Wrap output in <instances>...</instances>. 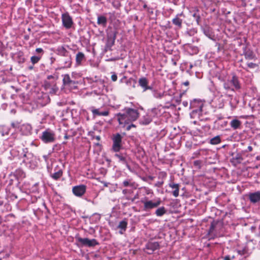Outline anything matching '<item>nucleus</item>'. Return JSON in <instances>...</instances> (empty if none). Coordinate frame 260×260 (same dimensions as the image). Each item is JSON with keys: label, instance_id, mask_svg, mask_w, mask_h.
Here are the masks:
<instances>
[{"label": "nucleus", "instance_id": "obj_57", "mask_svg": "<svg viewBox=\"0 0 260 260\" xmlns=\"http://www.w3.org/2000/svg\"><path fill=\"white\" fill-rule=\"evenodd\" d=\"M123 165H124L126 166V167L127 168V169L129 171H132L131 167H130V166L128 164V161H126V164H124Z\"/></svg>", "mask_w": 260, "mask_h": 260}, {"label": "nucleus", "instance_id": "obj_36", "mask_svg": "<svg viewBox=\"0 0 260 260\" xmlns=\"http://www.w3.org/2000/svg\"><path fill=\"white\" fill-rule=\"evenodd\" d=\"M221 142V138L219 136H216L210 140L209 143L212 145H217Z\"/></svg>", "mask_w": 260, "mask_h": 260}, {"label": "nucleus", "instance_id": "obj_25", "mask_svg": "<svg viewBox=\"0 0 260 260\" xmlns=\"http://www.w3.org/2000/svg\"><path fill=\"white\" fill-rule=\"evenodd\" d=\"M169 186L171 187L172 189H174L173 191L172 192L173 195L175 197H178L179 193V184L175 183L174 182H171L170 183H169Z\"/></svg>", "mask_w": 260, "mask_h": 260}, {"label": "nucleus", "instance_id": "obj_58", "mask_svg": "<svg viewBox=\"0 0 260 260\" xmlns=\"http://www.w3.org/2000/svg\"><path fill=\"white\" fill-rule=\"evenodd\" d=\"M92 139H95L98 141H100L101 140V137L100 136H94L92 135Z\"/></svg>", "mask_w": 260, "mask_h": 260}, {"label": "nucleus", "instance_id": "obj_17", "mask_svg": "<svg viewBox=\"0 0 260 260\" xmlns=\"http://www.w3.org/2000/svg\"><path fill=\"white\" fill-rule=\"evenodd\" d=\"M86 190V186L82 184L74 186L72 189V191L75 196L81 197L85 193Z\"/></svg>", "mask_w": 260, "mask_h": 260}, {"label": "nucleus", "instance_id": "obj_63", "mask_svg": "<svg viewBox=\"0 0 260 260\" xmlns=\"http://www.w3.org/2000/svg\"><path fill=\"white\" fill-rule=\"evenodd\" d=\"M189 84V82L188 81H186L182 83V85H184L185 86H188Z\"/></svg>", "mask_w": 260, "mask_h": 260}, {"label": "nucleus", "instance_id": "obj_15", "mask_svg": "<svg viewBox=\"0 0 260 260\" xmlns=\"http://www.w3.org/2000/svg\"><path fill=\"white\" fill-rule=\"evenodd\" d=\"M159 244L158 242H149L145 246V251L148 254H151L158 249Z\"/></svg>", "mask_w": 260, "mask_h": 260}, {"label": "nucleus", "instance_id": "obj_64", "mask_svg": "<svg viewBox=\"0 0 260 260\" xmlns=\"http://www.w3.org/2000/svg\"><path fill=\"white\" fill-rule=\"evenodd\" d=\"M224 260H231V257L229 255H226L224 257Z\"/></svg>", "mask_w": 260, "mask_h": 260}, {"label": "nucleus", "instance_id": "obj_56", "mask_svg": "<svg viewBox=\"0 0 260 260\" xmlns=\"http://www.w3.org/2000/svg\"><path fill=\"white\" fill-rule=\"evenodd\" d=\"M139 193L138 192L137 193L134 197V198L132 199V202H134L136 199H139Z\"/></svg>", "mask_w": 260, "mask_h": 260}, {"label": "nucleus", "instance_id": "obj_38", "mask_svg": "<svg viewBox=\"0 0 260 260\" xmlns=\"http://www.w3.org/2000/svg\"><path fill=\"white\" fill-rule=\"evenodd\" d=\"M153 95L156 99H161L164 96V92H158L157 90H153L152 91Z\"/></svg>", "mask_w": 260, "mask_h": 260}, {"label": "nucleus", "instance_id": "obj_26", "mask_svg": "<svg viewBox=\"0 0 260 260\" xmlns=\"http://www.w3.org/2000/svg\"><path fill=\"white\" fill-rule=\"evenodd\" d=\"M90 111L92 112L94 116H106L109 115L108 111H104L100 112L99 109H95L93 107L90 108Z\"/></svg>", "mask_w": 260, "mask_h": 260}, {"label": "nucleus", "instance_id": "obj_9", "mask_svg": "<svg viewBox=\"0 0 260 260\" xmlns=\"http://www.w3.org/2000/svg\"><path fill=\"white\" fill-rule=\"evenodd\" d=\"M116 31L110 30L107 32V39L105 47V51L107 52L111 50L112 47L114 45L116 37Z\"/></svg>", "mask_w": 260, "mask_h": 260}, {"label": "nucleus", "instance_id": "obj_53", "mask_svg": "<svg viewBox=\"0 0 260 260\" xmlns=\"http://www.w3.org/2000/svg\"><path fill=\"white\" fill-rule=\"evenodd\" d=\"M111 79L113 81L115 82L117 79V75L115 73H113L111 76Z\"/></svg>", "mask_w": 260, "mask_h": 260}, {"label": "nucleus", "instance_id": "obj_52", "mask_svg": "<svg viewBox=\"0 0 260 260\" xmlns=\"http://www.w3.org/2000/svg\"><path fill=\"white\" fill-rule=\"evenodd\" d=\"M193 165L199 168H200V165H201V161L200 160H195L194 162H193Z\"/></svg>", "mask_w": 260, "mask_h": 260}, {"label": "nucleus", "instance_id": "obj_59", "mask_svg": "<svg viewBox=\"0 0 260 260\" xmlns=\"http://www.w3.org/2000/svg\"><path fill=\"white\" fill-rule=\"evenodd\" d=\"M147 11L149 13L151 14H153V9L151 8H150V7L148 8V9H147Z\"/></svg>", "mask_w": 260, "mask_h": 260}, {"label": "nucleus", "instance_id": "obj_12", "mask_svg": "<svg viewBox=\"0 0 260 260\" xmlns=\"http://www.w3.org/2000/svg\"><path fill=\"white\" fill-rule=\"evenodd\" d=\"M62 25L66 28L69 29L73 25V21L71 16L68 12L61 14Z\"/></svg>", "mask_w": 260, "mask_h": 260}, {"label": "nucleus", "instance_id": "obj_48", "mask_svg": "<svg viewBox=\"0 0 260 260\" xmlns=\"http://www.w3.org/2000/svg\"><path fill=\"white\" fill-rule=\"evenodd\" d=\"M197 31L194 29H190L186 31V34H187L189 36H193Z\"/></svg>", "mask_w": 260, "mask_h": 260}, {"label": "nucleus", "instance_id": "obj_47", "mask_svg": "<svg viewBox=\"0 0 260 260\" xmlns=\"http://www.w3.org/2000/svg\"><path fill=\"white\" fill-rule=\"evenodd\" d=\"M247 66L251 69H255V68L258 67V65L255 63L253 62H248L247 63Z\"/></svg>", "mask_w": 260, "mask_h": 260}, {"label": "nucleus", "instance_id": "obj_4", "mask_svg": "<svg viewBox=\"0 0 260 260\" xmlns=\"http://www.w3.org/2000/svg\"><path fill=\"white\" fill-rule=\"evenodd\" d=\"M76 244L79 247L86 246L88 247H94L98 245L99 243L95 239H89L88 238H82L79 236L75 237Z\"/></svg>", "mask_w": 260, "mask_h": 260}, {"label": "nucleus", "instance_id": "obj_5", "mask_svg": "<svg viewBox=\"0 0 260 260\" xmlns=\"http://www.w3.org/2000/svg\"><path fill=\"white\" fill-rule=\"evenodd\" d=\"M26 155L22 160V162L27 168L31 170L35 169L38 166V159L30 152H28Z\"/></svg>", "mask_w": 260, "mask_h": 260}, {"label": "nucleus", "instance_id": "obj_39", "mask_svg": "<svg viewBox=\"0 0 260 260\" xmlns=\"http://www.w3.org/2000/svg\"><path fill=\"white\" fill-rule=\"evenodd\" d=\"M63 82L65 85H70L73 82V81L71 80L70 76L67 74L64 76L63 78Z\"/></svg>", "mask_w": 260, "mask_h": 260}, {"label": "nucleus", "instance_id": "obj_62", "mask_svg": "<svg viewBox=\"0 0 260 260\" xmlns=\"http://www.w3.org/2000/svg\"><path fill=\"white\" fill-rule=\"evenodd\" d=\"M182 105L184 107H187L188 105V103L187 101H183Z\"/></svg>", "mask_w": 260, "mask_h": 260}, {"label": "nucleus", "instance_id": "obj_40", "mask_svg": "<svg viewBox=\"0 0 260 260\" xmlns=\"http://www.w3.org/2000/svg\"><path fill=\"white\" fill-rule=\"evenodd\" d=\"M218 102L216 107L218 108H223L224 106L225 100L222 98V96L218 99Z\"/></svg>", "mask_w": 260, "mask_h": 260}, {"label": "nucleus", "instance_id": "obj_44", "mask_svg": "<svg viewBox=\"0 0 260 260\" xmlns=\"http://www.w3.org/2000/svg\"><path fill=\"white\" fill-rule=\"evenodd\" d=\"M122 185L124 187L132 186L133 184L130 180H125L122 182Z\"/></svg>", "mask_w": 260, "mask_h": 260}, {"label": "nucleus", "instance_id": "obj_37", "mask_svg": "<svg viewBox=\"0 0 260 260\" xmlns=\"http://www.w3.org/2000/svg\"><path fill=\"white\" fill-rule=\"evenodd\" d=\"M9 128L8 126L5 125H1L0 126V134L2 136H5V135H8L9 133Z\"/></svg>", "mask_w": 260, "mask_h": 260}, {"label": "nucleus", "instance_id": "obj_19", "mask_svg": "<svg viewBox=\"0 0 260 260\" xmlns=\"http://www.w3.org/2000/svg\"><path fill=\"white\" fill-rule=\"evenodd\" d=\"M148 83V80L145 77H141L138 80V84L142 88L143 92H145L148 89H152V87L149 86Z\"/></svg>", "mask_w": 260, "mask_h": 260}, {"label": "nucleus", "instance_id": "obj_14", "mask_svg": "<svg viewBox=\"0 0 260 260\" xmlns=\"http://www.w3.org/2000/svg\"><path fill=\"white\" fill-rule=\"evenodd\" d=\"M59 65L61 69L70 68L72 64V58L71 55L60 58L58 60Z\"/></svg>", "mask_w": 260, "mask_h": 260}, {"label": "nucleus", "instance_id": "obj_16", "mask_svg": "<svg viewBox=\"0 0 260 260\" xmlns=\"http://www.w3.org/2000/svg\"><path fill=\"white\" fill-rule=\"evenodd\" d=\"M67 47L68 46H67ZM54 52L57 55L60 56V58L71 55L70 52L67 49L66 46H58L56 50L54 51Z\"/></svg>", "mask_w": 260, "mask_h": 260}, {"label": "nucleus", "instance_id": "obj_20", "mask_svg": "<svg viewBox=\"0 0 260 260\" xmlns=\"http://www.w3.org/2000/svg\"><path fill=\"white\" fill-rule=\"evenodd\" d=\"M248 196V199L252 204H255L260 202V190L254 192H250Z\"/></svg>", "mask_w": 260, "mask_h": 260}, {"label": "nucleus", "instance_id": "obj_24", "mask_svg": "<svg viewBox=\"0 0 260 260\" xmlns=\"http://www.w3.org/2000/svg\"><path fill=\"white\" fill-rule=\"evenodd\" d=\"M86 60L84 54L82 52H78L76 55V66H80L82 64L83 61Z\"/></svg>", "mask_w": 260, "mask_h": 260}, {"label": "nucleus", "instance_id": "obj_32", "mask_svg": "<svg viewBox=\"0 0 260 260\" xmlns=\"http://www.w3.org/2000/svg\"><path fill=\"white\" fill-rule=\"evenodd\" d=\"M107 20L106 17L104 16H100L98 17L97 23L99 25H102L105 26L107 24Z\"/></svg>", "mask_w": 260, "mask_h": 260}, {"label": "nucleus", "instance_id": "obj_29", "mask_svg": "<svg viewBox=\"0 0 260 260\" xmlns=\"http://www.w3.org/2000/svg\"><path fill=\"white\" fill-rule=\"evenodd\" d=\"M203 31L207 37H208L210 39H213L214 35L213 34L212 29L210 27L208 26H205L203 28Z\"/></svg>", "mask_w": 260, "mask_h": 260}, {"label": "nucleus", "instance_id": "obj_46", "mask_svg": "<svg viewBox=\"0 0 260 260\" xmlns=\"http://www.w3.org/2000/svg\"><path fill=\"white\" fill-rule=\"evenodd\" d=\"M136 81V80L131 78H129L128 79H127L126 80V81L125 82V83L127 85V86H131V85L134 82V81Z\"/></svg>", "mask_w": 260, "mask_h": 260}, {"label": "nucleus", "instance_id": "obj_2", "mask_svg": "<svg viewBox=\"0 0 260 260\" xmlns=\"http://www.w3.org/2000/svg\"><path fill=\"white\" fill-rule=\"evenodd\" d=\"M223 88L226 91H234L235 89H239L241 86L238 77L236 75H233L231 79L224 81Z\"/></svg>", "mask_w": 260, "mask_h": 260}, {"label": "nucleus", "instance_id": "obj_3", "mask_svg": "<svg viewBox=\"0 0 260 260\" xmlns=\"http://www.w3.org/2000/svg\"><path fill=\"white\" fill-rule=\"evenodd\" d=\"M43 99H38L36 101H34L26 106V108L29 112L45 106L49 101V96L46 94L42 96Z\"/></svg>", "mask_w": 260, "mask_h": 260}, {"label": "nucleus", "instance_id": "obj_6", "mask_svg": "<svg viewBox=\"0 0 260 260\" xmlns=\"http://www.w3.org/2000/svg\"><path fill=\"white\" fill-rule=\"evenodd\" d=\"M203 103L201 100L194 99L190 101L189 104V109L192 110L191 115H200L202 112Z\"/></svg>", "mask_w": 260, "mask_h": 260}, {"label": "nucleus", "instance_id": "obj_41", "mask_svg": "<svg viewBox=\"0 0 260 260\" xmlns=\"http://www.w3.org/2000/svg\"><path fill=\"white\" fill-rule=\"evenodd\" d=\"M41 58V56H32L30 58V60L33 64L37 63L39 61Z\"/></svg>", "mask_w": 260, "mask_h": 260}, {"label": "nucleus", "instance_id": "obj_61", "mask_svg": "<svg viewBox=\"0 0 260 260\" xmlns=\"http://www.w3.org/2000/svg\"><path fill=\"white\" fill-rule=\"evenodd\" d=\"M43 158L44 159L45 162L47 163L48 159V155H44L43 156Z\"/></svg>", "mask_w": 260, "mask_h": 260}, {"label": "nucleus", "instance_id": "obj_7", "mask_svg": "<svg viewBox=\"0 0 260 260\" xmlns=\"http://www.w3.org/2000/svg\"><path fill=\"white\" fill-rule=\"evenodd\" d=\"M28 153L27 149L24 147H15L10 151V154L13 158H17L19 159H23L24 157Z\"/></svg>", "mask_w": 260, "mask_h": 260}, {"label": "nucleus", "instance_id": "obj_21", "mask_svg": "<svg viewBox=\"0 0 260 260\" xmlns=\"http://www.w3.org/2000/svg\"><path fill=\"white\" fill-rule=\"evenodd\" d=\"M62 169L57 166L54 169V172L50 174V177L54 180H58L62 176Z\"/></svg>", "mask_w": 260, "mask_h": 260}, {"label": "nucleus", "instance_id": "obj_49", "mask_svg": "<svg viewBox=\"0 0 260 260\" xmlns=\"http://www.w3.org/2000/svg\"><path fill=\"white\" fill-rule=\"evenodd\" d=\"M31 191L32 192H37L38 191V183H36L35 184H34V185L32 187Z\"/></svg>", "mask_w": 260, "mask_h": 260}, {"label": "nucleus", "instance_id": "obj_1", "mask_svg": "<svg viewBox=\"0 0 260 260\" xmlns=\"http://www.w3.org/2000/svg\"><path fill=\"white\" fill-rule=\"evenodd\" d=\"M138 110L131 108H125L121 112L117 113L116 117L119 125L125 126L136 121L139 117Z\"/></svg>", "mask_w": 260, "mask_h": 260}, {"label": "nucleus", "instance_id": "obj_43", "mask_svg": "<svg viewBox=\"0 0 260 260\" xmlns=\"http://www.w3.org/2000/svg\"><path fill=\"white\" fill-rule=\"evenodd\" d=\"M218 125H220L221 127H224L227 125L228 121H222L219 120L216 122Z\"/></svg>", "mask_w": 260, "mask_h": 260}, {"label": "nucleus", "instance_id": "obj_33", "mask_svg": "<svg viewBox=\"0 0 260 260\" xmlns=\"http://www.w3.org/2000/svg\"><path fill=\"white\" fill-rule=\"evenodd\" d=\"M15 175L18 179H22L25 177L24 172L21 169H17L15 172Z\"/></svg>", "mask_w": 260, "mask_h": 260}, {"label": "nucleus", "instance_id": "obj_50", "mask_svg": "<svg viewBox=\"0 0 260 260\" xmlns=\"http://www.w3.org/2000/svg\"><path fill=\"white\" fill-rule=\"evenodd\" d=\"M36 52L37 54H41V56L44 53V50L41 48H38L36 49Z\"/></svg>", "mask_w": 260, "mask_h": 260}, {"label": "nucleus", "instance_id": "obj_35", "mask_svg": "<svg viewBox=\"0 0 260 260\" xmlns=\"http://www.w3.org/2000/svg\"><path fill=\"white\" fill-rule=\"evenodd\" d=\"M167 210L164 207H161L158 208L155 211V214L157 216L160 217L166 214Z\"/></svg>", "mask_w": 260, "mask_h": 260}, {"label": "nucleus", "instance_id": "obj_8", "mask_svg": "<svg viewBox=\"0 0 260 260\" xmlns=\"http://www.w3.org/2000/svg\"><path fill=\"white\" fill-rule=\"evenodd\" d=\"M122 136L119 133L113 135L112 140L113 142L112 150L115 152H118L122 147Z\"/></svg>", "mask_w": 260, "mask_h": 260}, {"label": "nucleus", "instance_id": "obj_42", "mask_svg": "<svg viewBox=\"0 0 260 260\" xmlns=\"http://www.w3.org/2000/svg\"><path fill=\"white\" fill-rule=\"evenodd\" d=\"M141 190H143L146 194L149 195L150 194H153V192L152 189H150L148 187H143L141 188Z\"/></svg>", "mask_w": 260, "mask_h": 260}, {"label": "nucleus", "instance_id": "obj_23", "mask_svg": "<svg viewBox=\"0 0 260 260\" xmlns=\"http://www.w3.org/2000/svg\"><path fill=\"white\" fill-rule=\"evenodd\" d=\"M225 96L228 98V100L229 101V104L231 109H235L239 103V101L237 98L236 97H233V96L231 94H225Z\"/></svg>", "mask_w": 260, "mask_h": 260}, {"label": "nucleus", "instance_id": "obj_22", "mask_svg": "<svg viewBox=\"0 0 260 260\" xmlns=\"http://www.w3.org/2000/svg\"><path fill=\"white\" fill-rule=\"evenodd\" d=\"M153 117L149 111H148V113L144 115L140 119L139 122L142 125H148L152 121Z\"/></svg>", "mask_w": 260, "mask_h": 260}, {"label": "nucleus", "instance_id": "obj_30", "mask_svg": "<svg viewBox=\"0 0 260 260\" xmlns=\"http://www.w3.org/2000/svg\"><path fill=\"white\" fill-rule=\"evenodd\" d=\"M182 13L177 14L172 20L173 24L177 26L179 28L182 27V20L179 18V16L182 15Z\"/></svg>", "mask_w": 260, "mask_h": 260}, {"label": "nucleus", "instance_id": "obj_13", "mask_svg": "<svg viewBox=\"0 0 260 260\" xmlns=\"http://www.w3.org/2000/svg\"><path fill=\"white\" fill-rule=\"evenodd\" d=\"M147 198H145L144 200H141V202L144 204V209L145 210H148L158 207L161 203V201L159 199L156 202H153L151 200L147 201Z\"/></svg>", "mask_w": 260, "mask_h": 260}, {"label": "nucleus", "instance_id": "obj_55", "mask_svg": "<svg viewBox=\"0 0 260 260\" xmlns=\"http://www.w3.org/2000/svg\"><path fill=\"white\" fill-rule=\"evenodd\" d=\"M164 183V181H157L155 184V186L158 187H160Z\"/></svg>", "mask_w": 260, "mask_h": 260}, {"label": "nucleus", "instance_id": "obj_45", "mask_svg": "<svg viewBox=\"0 0 260 260\" xmlns=\"http://www.w3.org/2000/svg\"><path fill=\"white\" fill-rule=\"evenodd\" d=\"M247 251V248L245 247V248H243L242 249L238 250L237 252L239 254H240L241 255H243L246 253Z\"/></svg>", "mask_w": 260, "mask_h": 260}, {"label": "nucleus", "instance_id": "obj_11", "mask_svg": "<svg viewBox=\"0 0 260 260\" xmlns=\"http://www.w3.org/2000/svg\"><path fill=\"white\" fill-rule=\"evenodd\" d=\"M167 108H168V107L163 106L161 105H159L156 107L149 110L148 111L153 117H158L161 116L165 112V110Z\"/></svg>", "mask_w": 260, "mask_h": 260}, {"label": "nucleus", "instance_id": "obj_27", "mask_svg": "<svg viewBox=\"0 0 260 260\" xmlns=\"http://www.w3.org/2000/svg\"><path fill=\"white\" fill-rule=\"evenodd\" d=\"M243 160L242 156L241 154L237 153L233 155L231 159V162L235 166L237 164H240Z\"/></svg>", "mask_w": 260, "mask_h": 260}, {"label": "nucleus", "instance_id": "obj_54", "mask_svg": "<svg viewBox=\"0 0 260 260\" xmlns=\"http://www.w3.org/2000/svg\"><path fill=\"white\" fill-rule=\"evenodd\" d=\"M193 16L196 19V21L197 22V23L199 24V21H200V16L199 15H197L196 13H194L193 15Z\"/></svg>", "mask_w": 260, "mask_h": 260}, {"label": "nucleus", "instance_id": "obj_31", "mask_svg": "<svg viewBox=\"0 0 260 260\" xmlns=\"http://www.w3.org/2000/svg\"><path fill=\"white\" fill-rule=\"evenodd\" d=\"M241 122L237 119H233L230 122V125L234 129H237L240 127Z\"/></svg>", "mask_w": 260, "mask_h": 260}, {"label": "nucleus", "instance_id": "obj_10", "mask_svg": "<svg viewBox=\"0 0 260 260\" xmlns=\"http://www.w3.org/2000/svg\"><path fill=\"white\" fill-rule=\"evenodd\" d=\"M41 139L45 143H53L55 140V134L50 129H46L42 133Z\"/></svg>", "mask_w": 260, "mask_h": 260}, {"label": "nucleus", "instance_id": "obj_60", "mask_svg": "<svg viewBox=\"0 0 260 260\" xmlns=\"http://www.w3.org/2000/svg\"><path fill=\"white\" fill-rule=\"evenodd\" d=\"M50 63L52 64L54 63V62L55 61L56 59H55V58H54L53 57H50Z\"/></svg>", "mask_w": 260, "mask_h": 260}, {"label": "nucleus", "instance_id": "obj_28", "mask_svg": "<svg viewBox=\"0 0 260 260\" xmlns=\"http://www.w3.org/2000/svg\"><path fill=\"white\" fill-rule=\"evenodd\" d=\"M127 225V222L125 219L119 222L117 228L120 230L119 231V233L120 234H123V233L126 231Z\"/></svg>", "mask_w": 260, "mask_h": 260}, {"label": "nucleus", "instance_id": "obj_34", "mask_svg": "<svg viewBox=\"0 0 260 260\" xmlns=\"http://www.w3.org/2000/svg\"><path fill=\"white\" fill-rule=\"evenodd\" d=\"M205 7H209L213 3H217L220 0H200Z\"/></svg>", "mask_w": 260, "mask_h": 260}, {"label": "nucleus", "instance_id": "obj_51", "mask_svg": "<svg viewBox=\"0 0 260 260\" xmlns=\"http://www.w3.org/2000/svg\"><path fill=\"white\" fill-rule=\"evenodd\" d=\"M112 6H113L114 8H116V9H119V7H120V4L118 2L117 3H115V2H113L112 4Z\"/></svg>", "mask_w": 260, "mask_h": 260}, {"label": "nucleus", "instance_id": "obj_18", "mask_svg": "<svg viewBox=\"0 0 260 260\" xmlns=\"http://www.w3.org/2000/svg\"><path fill=\"white\" fill-rule=\"evenodd\" d=\"M114 156L118 159V161L123 165L126 164V161L131 160L130 157L126 152H116Z\"/></svg>", "mask_w": 260, "mask_h": 260}]
</instances>
